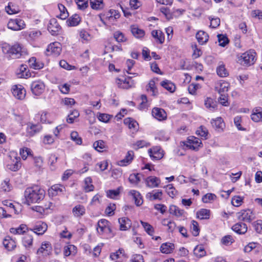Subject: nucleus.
I'll use <instances>...</instances> for the list:
<instances>
[{"label":"nucleus","instance_id":"obj_57","mask_svg":"<svg viewBox=\"0 0 262 262\" xmlns=\"http://www.w3.org/2000/svg\"><path fill=\"white\" fill-rule=\"evenodd\" d=\"M196 133L198 135L204 138L205 139H206L207 138V136L208 135L207 129L205 127H204L202 126H201L198 129V130L196 131Z\"/></svg>","mask_w":262,"mask_h":262},{"label":"nucleus","instance_id":"obj_19","mask_svg":"<svg viewBox=\"0 0 262 262\" xmlns=\"http://www.w3.org/2000/svg\"><path fill=\"white\" fill-rule=\"evenodd\" d=\"M118 222L120 224V230L125 231L129 229L132 226V222L127 217H123L118 219Z\"/></svg>","mask_w":262,"mask_h":262},{"label":"nucleus","instance_id":"obj_60","mask_svg":"<svg viewBox=\"0 0 262 262\" xmlns=\"http://www.w3.org/2000/svg\"><path fill=\"white\" fill-rule=\"evenodd\" d=\"M114 37L116 40L119 42H124L126 38L124 34L119 31H117L114 34Z\"/></svg>","mask_w":262,"mask_h":262},{"label":"nucleus","instance_id":"obj_6","mask_svg":"<svg viewBox=\"0 0 262 262\" xmlns=\"http://www.w3.org/2000/svg\"><path fill=\"white\" fill-rule=\"evenodd\" d=\"M25 23L21 19H11L7 24L8 28L14 31L20 30L25 27Z\"/></svg>","mask_w":262,"mask_h":262},{"label":"nucleus","instance_id":"obj_54","mask_svg":"<svg viewBox=\"0 0 262 262\" xmlns=\"http://www.w3.org/2000/svg\"><path fill=\"white\" fill-rule=\"evenodd\" d=\"M141 223L144 228L145 231L150 235H152L154 232V230L151 225L148 223L141 221Z\"/></svg>","mask_w":262,"mask_h":262},{"label":"nucleus","instance_id":"obj_48","mask_svg":"<svg viewBox=\"0 0 262 262\" xmlns=\"http://www.w3.org/2000/svg\"><path fill=\"white\" fill-rule=\"evenodd\" d=\"M190 230L193 236H196L199 234L200 228L199 227V224L196 221L194 220L191 221Z\"/></svg>","mask_w":262,"mask_h":262},{"label":"nucleus","instance_id":"obj_36","mask_svg":"<svg viewBox=\"0 0 262 262\" xmlns=\"http://www.w3.org/2000/svg\"><path fill=\"white\" fill-rule=\"evenodd\" d=\"M28 62L30 67L34 69H40L43 67V64L42 62H37L34 57L30 58Z\"/></svg>","mask_w":262,"mask_h":262},{"label":"nucleus","instance_id":"obj_46","mask_svg":"<svg viewBox=\"0 0 262 262\" xmlns=\"http://www.w3.org/2000/svg\"><path fill=\"white\" fill-rule=\"evenodd\" d=\"M90 3L93 9H101L103 7V0H90Z\"/></svg>","mask_w":262,"mask_h":262},{"label":"nucleus","instance_id":"obj_3","mask_svg":"<svg viewBox=\"0 0 262 262\" xmlns=\"http://www.w3.org/2000/svg\"><path fill=\"white\" fill-rule=\"evenodd\" d=\"M255 52L250 50L241 55L239 58L240 63L243 66H249L253 64L255 62Z\"/></svg>","mask_w":262,"mask_h":262},{"label":"nucleus","instance_id":"obj_20","mask_svg":"<svg viewBox=\"0 0 262 262\" xmlns=\"http://www.w3.org/2000/svg\"><path fill=\"white\" fill-rule=\"evenodd\" d=\"M232 229L239 234H244L247 231V226L246 224L239 222L234 225Z\"/></svg>","mask_w":262,"mask_h":262},{"label":"nucleus","instance_id":"obj_4","mask_svg":"<svg viewBox=\"0 0 262 262\" xmlns=\"http://www.w3.org/2000/svg\"><path fill=\"white\" fill-rule=\"evenodd\" d=\"M61 51V47L60 43L58 42H54L50 43L48 46L45 53L47 56H58L60 54Z\"/></svg>","mask_w":262,"mask_h":262},{"label":"nucleus","instance_id":"obj_33","mask_svg":"<svg viewBox=\"0 0 262 262\" xmlns=\"http://www.w3.org/2000/svg\"><path fill=\"white\" fill-rule=\"evenodd\" d=\"M80 21L81 19L79 16L75 14L68 19L67 23L69 26H76L79 24Z\"/></svg>","mask_w":262,"mask_h":262},{"label":"nucleus","instance_id":"obj_15","mask_svg":"<svg viewBox=\"0 0 262 262\" xmlns=\"http://www.w3.org/2000/svg\"><path fill=\"white\" fill-rule=\"evenodd\" d=\"M152 116L159 121L164 120L167 118L166 112L162 108L154 107L152 110Z\"/></svg>","mask_w":262,"mask_h":262},{"label":"nucleus","instance_id":"obj_58","mask_svg":"<svg viewBox=\"0 0 262 262\" xmlns=\"http://www.w3.org/2000/svg\"><path fill=\"white\" fill-rule=\"evenodd\" d=\"M166 191L169 196L173 198L177 194V191L172 184H168L166 187Z\"/></svg>","mask_w":262,"mask_h":262},{"label":"nucleus","instance_id":"obj_43","mask_svg":"<svg viewBox=\"0 0 262 262\" xmlns=\"http://www.w3.org/2000/svg\"><path fill=\"white\" fill-rule=\"evenodd\" d=\"M196 216L201 220L209 219L210 216V210L206 209H201L197 212Z\"/></svg>","mask_w":262,"mask_h":262},{"label":"nucleus","instance_id":"obj_49","mask_svg":"<svg viewBox=\"0 0 262 262\" xmlns=\"http://www.w3.org/2000/svg\"><path fill=\"white\" fill-rule=\"evenodd\" d=\"M124 123L125 124L128 125L130 129H137L138 124L137 121L134 120L130 118H127L124 119Z\"/></svg>","mask_w":262,"mask_h":262},{"label":"nucleus","instance_id":"obj_8","mask_svg":"<svg viewBox=\"0 0 262 262\" xmlns=\"http://www.w3.org/2000/svg\"><path fill=\"white\" fill-rule=\"evenodd\" d=\"M45 89V84L41 81H34L31 85L32 92L36 96H39L43 92Z\"/></svg>","mask_w":262,"mask_h":262},{"label":"nucleus","instance_id":"obj_35","mask_svg":"<svg viewBox=\"0 0 262 262\" xmlns=\"http://www.w3.org/2000/svg\"><path fill=\"white\" fill-rule=\"evenodd\" d=\"M5 10L9 14H16L20 11L19 7L12 3H9L8 5L6 7Z\"/></svg>","mask_w":262,"mask_h":262},{"label":"nucleus","instance_id":"obj_34","mask_svg":"<svg viewBox=\"0 0 262 262\" xmlns=\"http://www.w3.org/2000/svg\"><path fill=\"white\" fill-rule=\"evenodd\" d=\"M211 123L212 126L216 129L223 130L225 126L223 120L221 117H217L215 119H212Z\"/></svg>","mask_w":262,"mask_h":262},{"label":"nucleus","instance_id":"obj_40","mask_svg":"<svg viewBox=\"0 0 262 262\" xmlns=\"http://www.w3.org/2000/svg\"><path fill=\"white\" fill-rule=\"evenodd\" d=\"M93 147L98 151L102 152L106 148V145L103 140H100L94 143Z\"/></svg>","mask_w":262,"mask_h":262},{"label":"nucleus","instance_id":"obj_7","mask_svg":"<svg viewBox=\"0 0 262 262\" xmlns=\"http://www.w3.org/2000/svg\"><path fill=\"white\" fill-rule=\"evenodd\" d=\"M148 152L152 160H159L164 156V151L160 146H155L149 149Z\"/></svg>","mask_w":262,"mask_h":262},{"label":"nucleus","instance_id":"obj_13","mask_svg":"<svg viewBox=\"0 0 262 262\" xmlns=\"http://www.w3.org/2000/svg\"><path fill=\"white\" fill-rule=\"evenodd\" d=\"M42 129V126L39 124H33L31 123L27 124V136L32 137L39 133Z\"/></svg>","mask_w":262,"mask_h":262},{"label":"nucleus","instance_id":"obj_24","mask_svg":"<svg viewBox=\"0 0 262 262\" xmlns=\"http://www.w3.org/2000/svg\"><path fill=\"white\" fill-rule=\"evenodd\" d=\"M205 105L206 108L211 111H215L217 110V104L216 101L210 97H207L205 100Z\"/></svg>","mask_w":262,"mask_h":262},{"label":"nucleus","instance_id":"obj_51","mask_svg":"<svg viewBox=\"0 0 262 262\" xmlns=\"http://www.w3.org/2000/svg\"><path fill=\"white\" fill-rule=\"evenodd\" d=\"M194 254L199 257L204 256L206 254V251L204 247L202 246H197L194 249Z\"/></svg>","mask_w":262,"mask_h":262},{"label":"nucleus","instance_id":"obj_18","mask_svg":"<svg viewBox=\"0 0 262 262\" xmlns=\"http://www.w3.org/2000/svg\"><path fill=\"white\" fill-rule=\"evenodd\" d=\"M134 156V151L132 150L128 151L124 159L118 162V165L120 166H125L129 165L133 160Z\"/></svg>","mask_w":262,"mask_h":262},{"label":"nucleus","instance_id":"obj_44","mask_svg":"<svg viewBox=\"0 0 262 262\" xmlns=\"http://www.w3.org/2000/svg\"><path fill=\"white\" fill-rule=\"evenodd\" d=\"M216 73L217 75L221 77H225L228 76L229 74L225 65L223 63L220 64L216 68Z\"/></svg>","mask_w":262,"mask_h":262},{"label":"nucleus","instance_id":"obj_55","mask_svg":"<svg viewBox=\"0 0 262 262\" xmlns=\"http://www.w3.org/2000/svg\"><path fill=\"white\" fill-rule=\"evenodd\" d=\"M218 41L219 45L222 47H225L226 45L229 43V39L226 36L223 34L217 35Z\"/></svg>","mask_w":262,"mask_h":262},{"label":"nucleus","instance_id":"obj_2","mask_svg":"<svg viewBox=\"0 0 262 262\" xmlns=\"http://www.w3.org/2000/svg\"><path fill=\"white\" fill-rule=\"evenodd\" d=\"M3 51L4 53L9 54L12 58H19L21 56L27 54V51L18 43L12 47L6 45L3 47Z\"/></svg>","mask_w":262,"mask_h":262},{"label":"nucleus","instance_id":"obj_37","mask_svg":"<svg viewBox=\"0 0 262 262\" xmlns=\"http://www.w3.org/2000/svg\"><path fill=\"white\" fill-rule=\"evenodd\" d=\"M92 179L91 177H87L84 180V190L85 192H89L94 189V186L92 184Z\"/></svg>","mask_w":262,"mask_h":262},{"label":"nucleus","instance_id":"obj_22","mask_svg":"<svg viewBox=\"0 0 262 262\" xmlns=\"http://www.w3.org/2000/svg\"><path fill=\"white\" fill-rule=\"evenodd\" d=\"M66 191L64 186L61 184H55L53 185L49 189V193L53 195H56L59 193H63Z\"/></svg>","mask_w":262,"mask_h":262},{"label":"nucleus","instance_id":"obj_12","mask_svg":"<svg viewBox=\"0 0 262 262\" xmlns=\"http://www.w3.org/2000/svg\"><path fill=\"white\" fill-rule=\"evenodd\" d=\"M109 222L105 219L99 220L97 223V231L99 234L104 232H111V229L108 226Z\"/></svg>","mask_w":262,"mask_h":262},{"label":"nucleus","instance_id":"obj_63","mask_svg":"<svg viewBox=\"0 0 262 262\" xmlns=\"http://www.w3.org/2000/svg\"><path fill=\"white\" fill-rule=\"evenodd\" d=\"M160 11L165 15L167 19L168 20L172 18V14L170 11V9L167 7H162L160 8Z\"/></svg>","mask_w":262,"mask_h":262},{"label":"nucleus","instance_id":"obj_10","mask_svg":"<svg viewBox=\"0 0 262 262\" xmlns=\"http://www.w3.org/2000/svg\"><path fill=\"white\" fill-rule=\"evenodd\" d=\"M52 252L51 244L48 242H45L41 244V247L37 250L36 254H42L43 256L50 255Z\"/></svg>","mask_w":262,"mask_h":262},{"label":"nucleus","instance_id":"obj_9","mask_svg":"<svg viewBox=\"0 0 262 262\" xmlns=\"http://www.w3.org/2000/svg\"><path fill=\"white\" fill-rule=\"evenodd\" d=\"M11 91L14 97L19 100H23L26 96V90L21 85H13Z\"/></svg>","mask_w":262,"mask_h":262},{"label":"nucleus","instance_id":"obj_62","mask_svg":"<svg viewBox=\"0 0 262 262\" xmlns=\"http://www.w3.org/2000/svg\"><path fill=\"white\" fill-rule=\"evenodd\" d=\"M79 9L84 10L88 7L89 0H75Z\"/></svg>","mask_w":262,"mask_h":262},{"label":"nucleus","instance_id":"obj_41","mask_svg":"<svg viewBox=\"0 0 262 262\" xmlns=\"http://www.w3.org/2000/svg\"><path fill=\"white\" fill-rule=\"evenodd\" d=\"M229 86V84L228 82L223 81L220 83L219 86L215 87V89L219 94H224L228 91Z\"/></svg>","mask_w":262,"mask_h":262},{"label":"nucleus","instance_id":"obj_59","mask_svg":"<svg viewBox=\"0 0 262 262\" xmlns=\"http://www.w3.org/2000/svg\"><path fill=\"white\" fill-rule=\"evenodd\" d=\"M129 181L134 184H137L140 181V178L139 173H133L130 174L128 178Z\"/></svg>","mask_w":262,"mask_h":262},{"label":"nucleus","instance_id":"obj_17","mask_svg":"<svg viewBox=\"0 0 262 262\" xmlns=\"http://www.w3.org/2000/svg\"><path fill=\"white\" fill-rule=\"evenodd\" d=\"M33 237L32 235L27 234L23 238L22 243L26 250L30 251L33 247Z\"/></svg>","mask_w":262,"mask_h":262},{"label":"nucleus","instance_id":"obj_16","mask_svg":"<svg viewBox=\"0 0 262 262\" xmlns=\"http://www.w3.org/2000/svg\"><path fill=\"white\" fill-rule=\"evenodd\" d=\"M61 27L56 18H52L48 26L49 31L52 34H56L60 30Z\"/></svg>","mask_w":262,"mask_h":262},{"label":"nucleus","instance_id":"obj_21","mask_svg":"<svg viewBox=\"0 0 262 262\" xmlns=\"http://www.w3.org/2000/svg\"><path fill=\"white\" fill-rule=\"evenodd\" d=\"M162 191L161 190H155L152 192H148L146 194V198L150 201L156 200H161L162 199Z\"/></svg>","mask_w":262,"mask_h":262},{"label":"nucleus","instance_id":"obj_11","mask_svg":"<svg viewBox=\"0 0 262 262\" xmlns=\"http://www.w3.org/2000/svg\"><path fill=\"white\" fill-rule=\"evenodd\" d=\"M202 144L200 139L194 136H190L188 137L186 145L189 148L197 150Z\"/></svg>","mask_w":262,"mask_h":262},{"label":"nucleus","instance_id":"obj_38","mask_svg":"<svg viewBox=\"0 0 262 262\" xmlns=\"http://www.w3.org/2000/svg\"><path fill=\"white\" fill-rule=\"evenodd\" d=\"M169 212L170 214L180 217L184 214V211L179 209L175 205H171L169 207Z\"/></svg>","mask_w":262,"mask_h":262},{"label":"nucleus","instance_id":"obj_25","mask_svg":"<svg viewBox=\"0 0 262 262\" xmlns=\"http://www.w3.org/2000/svg\"><path fill=\"white\" fill-rule=\"evenodd\" d=\"M130 31L132 34L138 38H142L145 35L144 31L139 28L137 25H132L130 26Z\"/></svg>","mask_w":262,"mask_h":262},{"label":"nucleus","instance_id":"obj_53","mask_svg":"<svg viewBox=\"0 0 262 262\" xmlns=\"http://www.w3.org/2000/svg\"><path fill=\"white\" fill-rule=\"evenodd\" d=\"M216 199V196L213 193H208L204 195L202 200L204 203H210L211 201H214Z\"/></svg>","mask_w":262,"mask_h":262},{"label":"nucleus","instance_id":"obj_45","mask_svg":"<svg viewBox=\"0 0 262 262\" xmlns=\"http://www.w3.org/2000/svg\"><path fill=\"white\" fill-rule=\"evenodd\" d=\"M151 35L153 37H154L156 39H157L160 43L161 44L164 42L165 39L164 35L161 31L153 30L151 32Z\"/></svg>","mask_w":262,"mask_h":262},{"label":"nucleus","instance_id":"obj_52","mask_svg":"<svg viewBox=\"0 0 262 262\" xmlns=\"http://www.w3.org/2000/svg\"><path fill=\"white\" fill-rule=\"evenodd\" d=\"M79 116V113L77 110L73 111L67 118V121L69 123H73L75 119Z\"/></svg>","mask_w":262,"mask_h":262},{"label":"nucleus","instance_id":"obj_1","mask_svg":"<svg viewBox=\"0 0 262 262\" xmlns=\"http://www.w3.org/2000/svg\"><path fill=\"white\" fill-rule=\"evenodd\" d=\"M25 197L28 205L39 203L45 196V191L38 186L27 188L25 191Z\"/></svg>","mask_w":262,"mask_h":262},{"label":"nucleus","instance_id":"obj_64","mask_svg":"<svg viewBox=\"0 0 262 262\" xmlns=\"http://www.w3.org/2000/svg\"><path fill=\"white\" fill-rule=\"evenodd\" d=\"M253 226L257 233H262V220H257L253 223Z\"/></svg>","mask_w":262,"mask_h":262},{"label":"nucleus","instance_id":"obj_28","mask_svg":"<svg viewBox=\"0 0 262 262\" xmlns=\"http://www.w3.org/2000/svg\"><path fill=\"white\" fill-rule=\"evenodd\" d=\"M7 168L13 171H16L21 167L20 158L15 157V159L7 165Z\"/></svg>","mask_w":262,"mask_h":262},{"label":"nucleus","instance_id":"obj_26","mask_svg":"<svg viewBox=\"0 0 262 262\" xmlns=\"http://www.w3.org/2000/svg\"><path fill=\"white\" fill-rule=\"evenodd\" d=\"M72 212L74 216L77 217H80L85 214V209L83 205L79 204L75 206L73 208Z\"/></svg>","mask_w":262,"mask_h":262},{"label":"nucleus","instance_id":"obj_29","mask_svg":"<svg viewBox=\"0 0 262 262\" xmlns=\"http://www.w3.org/2000/svg\"><path fill=\"white\" fill-rule=\"evenodd\" d=\"M196 38L198 42L203 45L207 42L209 38V36L207 33L204 31H199L196 34Z\"/></svg>","mask_w":262,"mask_h":262},{"label":"nucleus","instance_id":"obj_50","mask_svg":"<svg viewBox=\"0 0 262 262\" xmlns=\"http://www.w3.org/2000/svg\"><path fill=\"white\" fill-rule=\"evenodd\" d=\"M251 119L256 122L262 121V112L258 109L255 110V112L251 115Z\"/></svg>","mask_w":262,"mask_h":262},{"label":"nucleus","instance_id":"obj_5","mask_svg":"<svg viewBox=\"0 0 262 262\" xmlns=\"http://www.w3.org/2000/svg\"><path fill=\"white\" fill-rule=\"evenodd\" d=\"M237 217L240 221L249 223L255 218L253 212L250 209L241 210L237 213Z\"/></svg>","mask_w":262,"mask_h":262},{"label":"nucleus","instance_id":"obj_23","mask_svg":"<svg viewBox=\"0 0 262 262\" xmlns=\"http://www.w3.org/2000/svg\"><path fill=\"white\" fill-rule=\"evenodd\" d=\"M3 245L5 248L9 251L12 250L16 247L15 241L9 236H6L4 239Z\"/></svg>","mask_w":262,"mask_h":262},{"label":"nucleus","instance_id":"obj_30","mask_svg":"<svg viewBox=\"0 0 262 262\" xmlns=\"http://www.w3.org/2000/svg\"><path fill=\"white\" fill-rule=\"evenodd\" d=\"M160 182V179L156 177H149L146 179L147 185L151 188L158 187Z\"/></svg>","mask_w":262,"mask_h":262},{"label":"nucleus","instance_id":"obj_42","mask_svg":"<svg viewBox=\"0 0 262 262\" xmlns=\"http://www.w3.org/2000/svg\"><path fill=\"white\" fill-rule=\"evenodd\" d=\"M60 14L58 16L61 19H65L69 16V13L67 11L66 8L62 4H58V5Z\"/></svg>","mask_w":262,"mask_h":262},{"label":"nucleus","instance_id":"obj_61","mask_svg":"<svg viewBox=\"0 0 262 262\" xmlns=\"http://www.w3.org/2000/svg\"><path fill=\"white\" fill-rule=\"evenodd\" d=\"M220 97L219 98V101L221 104H222L224 106H228L229 105V103L228 101V96L225 93H222L220 94Z\"/></svg>","mask_w":262,"mask_h":262},{"label":"nucleus","instance_id":"obj_32","mask_svg":"<svg viewBox=\"0 0 262 262\" xmlns=\"http://www.w3.org/2000/svg\"><path fill=\"white\" fill-rule=\"evenodd\" d=\"M129 194L133 196L137 206H139L142 204L143 200L139 192L133 190L129 192Z\"/></svg>","mask_w":262,"mask_h":262},{"label":"nucleus","instance_id":"obj_39","mask_svg":"<svg viewBox=\"0 0 262 262\" xmlns=\"http://www.w3.org/2000/svg\"><path fill=\"white\" fill-rule=\"evenodd\" d=\"M161 85L170 92H173L175 91L176 86L171 81L166 80L161 82Z\"/></svg>","mask_w":262,"mask_h":262},{"label":"nucleus","instance_id":"obj_27","mask_svg":"<svg viewBox=\"0 0 262 262\" xmlns=\"http://www.w3.org/2000/svg\"><path fill=\"white\" fill-rule=\"evenodd\" d=\"M174 249V245L171 243H165L161 245L160 251L162 253L165 254L171 253Z\"/></svg>","mask_w":262,"mask_h":262},{"label":"nucleus","instance_id":"obj_47","mask_svg":"<svg viewBox=\"0 0 262 262\" xmlns=\"http://www.w3.org/2000/svg\"><path fill=\"white\" fill-rule=\"evenodd\" d=\"M146 90L147 91H151L153 96H156L158 93V90L155 86V82L154 80L149 81L148 84L146 86Z\"/></svg>","mask_w":262,"mask_h":262},{"label":"nucleus","instance_id":"obj_14","mask_svg":"<svg viewBox=\"0 0 262 262\" xmlns=\"http://www.w3.org/2000/svg\"><path fill=\"white\" fill-rule=\"evenodd\" d=\"M47 228L48 226L45 223L40 222L37 223L33 228L29 230L38 235H42L47 231Z\"/></svg>","mask_w":262,"mask_h":262},{"label":"nucleus","instance_id":"obj_56","mask_svg":"<svg viewBox=\"0 0 262 262\" xmlns=\"http://www.w3.org/2000/svg\"><path fill=\"white\" fill-rule=\"evenodd\" d=\"M71 139L75 141L77 144L81 145L82 144V139L79 137V135L77 132L73 131L71 133Z\"/></svg>","mask_w":262,"mask_h":262},{"label":"nucleus","instance_id":"obj_31","mask_svg":"<svg viewBox=\"0 0 262 262\" xmlns=\"http://www.w3.org/2000/svg\"><path fill=\"white\" fill-rule=\"evenodd\" d=\"M29 230V229L26 225L21 224L18 228H11L10 229V232L14 234H23L26 231Z\"/></svg>","mask_w":262,"mask_h":262}]
</instances>
